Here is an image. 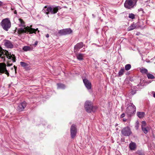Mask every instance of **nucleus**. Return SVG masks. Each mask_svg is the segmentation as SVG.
Returning <instances> with one entry per match:
<instances>
[{"mask_svg": "<svg viewBox=\"0 0 155 155\" xmlns=\"http://www.w3.org/2000/svg\"><path fill=\"white\" fill-rule=\"evenodd\" d=\"M46 37L47 38H48V37H49V35L48 34H47L46 35Z\"/></svg>", "mask_w": 155, "mask_h": 155, "instance_id": "37", "label": "nucleus"}, {"mask_svg": "<svg viewBox=\"0 0 155 155\" xmlns=\"http://www.w3.org/2000/svg\"><path fill=\"white\" fill-rule=\"evenodd\" d=\"M136 111V107L133 104H131V105H130L127 107L126 111V113L128 116L131 117L135 113Z\"/></svg>", "mask_w": 155, "mask_h": 155, "instance_id": "3", "label": "nucleus"}, {"mask_svg": "<svg viewBox=\"0 0 155 155\" xmlns=\"http://www.w3.org/2000/svg\"><path fill=\"white\" fill-rule=\"evenodd\" d=\"M1 24L4 30L6 31L8 30L10 28V20L9 18H5L3 19Z\"/></svg>", "mask_w": 155, "mask_h": 155, "instance_id": "5", "label": "nucleus"}, {"mask_svg": "<svg viewBox=\"0 0 155 155\" xmlns=\"http://www.w3.org/2000/svg\"><path fill=\"white\" fill-rule=\"evenodd\" d=\"M2 2L0 1V6H2Z\"/></svg>", "mask_w": 155, "mask_h": 155, "instance_id": "39", "label": "nucleus"}, {"mask_svg": "<svg viewBox=\"0 0 155 155\" xmlns=\"http://www.w3.org/2000/svg\"><path fill=\"white\" fill-rule=\"evenodd\" d=\"M137 0H126L124 3V7L128 9L133 8L136 6Z\"/></svg>", "mask_w": 155, "mask_h": 155, "instance_id": "4", "label": "nucleus"}, {"mask_svg": "<svg viewBox=\"0 0 155 155\" xmlns=\"http://www.w3.org/2000/svg\"><path fill=\"white\" fill-rule=\"evenodd\" d=\"M72 32L71 28H66L59 30L58 31V33L60 35H66L71 34Z\"/></svg>", "mask_w": 155, "mask_h": 155, "instance_id": "10", "label": "nucleus"}, {"mask_svg": "<svg viewBox=\"0 0 155 155\" xmlns=\"http://www.w3.org/2000/svg\"><path fill=\"white\" fill-rule=\"evenodd\" d=\"M84 46L83 43L82 42H80L76 44L74 47V52H77L80 49L82 48Z\"/></svg>", "mask_w": 155, "mask_h": 155, "instance_id": "15", "label": "nucleus"}, {"mask_svg": "<svg viewBox=\"0 0 155 155\" xmlns=\"http://www.w3.org/2000/svg\"><path fill=\"white\" fill-rule=\"evenodd\" d=\"M136 27L135 24H132L127 29L128 31H130L134 29Z\"/></svg>", "mask_w": 155, "mask_h": 155, "instance_id": "20", "label": "nucleus"}, {"mask_svg": "<svg viewBox=\"0 0 155 155\" xmlns=\"http://www.w3.org/2000/svg\"><path fill=\"white\" fill-rule=\"evenodd\" d=\"M4 45L5 46L8 48H10V41L8 40H4Z\"/></svg>", "mask_w": 155, "mask_h": 155, "instance_id": "22", "label": "nucleus"}, {"mask_svg": "<svg viewBox=\"0 0 155 155\" xmlns=\"http://www.w3.org/2000/svg\"><path fill=\"white\" fill-rule=\"evenodd\" d=\"M153 94V97L155 98V92H154Z\"/></svg>", "mask_w": 155, "mask_h": 155, "instance_id": "41", "label": "nucleus"}, {"mask_svg": "<svg viewBox=\"0 0 155 155\" xmlns=\"http://www.w3.org/2000/svg\"><path fill=\"white\" fill-rule=\"evenodd\" d=\"M0 73H5L8 76H9V73L6 68V65L5 63H0Z\"/></svg>", "mask_w": 155, "mask_h": 155, "instance_id": "8", "label": "nucleus"}, {"mask_svg": "<svg viewBox=\"0 0 155 155\" xmlns=\"http://www.w3.org/2000/svg\"><path fill=\"white\" fill-rule=\"evenodd\" d=\"M128 17L131 19H134L135 18V15L133 13H130Z\"/></svg>", "mask_w": 155, "mask_h": 155, "instance_id": "29", "label": "nucleus"}, {"mask_svg": "<svg viewBox=\"0 0 155 155\" xmlns=\"http://www.w3.org/2000/svg\"><path fill=\"white\" fill-rule=\"evenodd\" d=\"M125 114L124 113H123L120 116V118H122L125 117Z\"/></svg>", "mask_w": 155, "mask_h": 155, "instance_id": "33", "label": "nucleus"}, {"mask_svg": "<svg viewBox=\"0 0 155 155\" xmlns=\"http://www.w3.org/2000/svg\"><path fill=\"white\" fill-rule=\"evenodd\" d=\"M140 72L143 74H147L148 73V70L147 69L142 67L140 68Z\"/></svg>", "mask_w": 155, "mask_h": 155, "instance_id": "18", "label": "nucleus"}, {"mask_svg": "<svg viewBox=\"0 0 155 155\" xmlns=\"http://www.w3.org/2000/svg\"><path fill=\"white\" fill-rule=\"evenodd\" d=\"M10 60H12L13 62H15L16 61V58L15 57V56L13 54H11V53H10Z\"/></svg>", "mask_w": 155, "mask_h": 155, "instance_id": "27", "label": "nucleus"}, {"mask_svg": "<svg viewBox=\"0 0 155 155\" xmlns=\"http://www.w3.org/2000/svg\"><path fill=\"white\" fill-rule=\"evenodd\" d=\"M137 116L140 118L143 117L145 115V113L143 112H137Z\"/></svg>", "mask_w": 155, "mask_h": 155, "instance_id": "16", "label": "nucleus"}, {"mask_svg": "<svg viewBox=\"0 0 155 155\" xmlns=\"http://www.w3.org/2000/svg\"><path fill=\"white\" fill-rule=\"evenodd\" d=\"M83 54H79L77 55V59L80 60H82L83 59Z\"/></svg>", "mask_w": 155, "mask_h": 155, "instance_id": "24", "label": "nucleus"}, {"mask_svg": "<svg viewBox=\"0 0 155 155\" xmlns=\"http://www.w3.org/2000/svg\"><path fill=\"white\" fill-rule=\"evenodd\" d=\"M129 147L130 150H134L136 148V144L135 143L131 142L129 144Z\"/></svg>", "mask_w": 155, "mask_h": 155, "instance_id": "19", "label": "nucleus"}, {"mask_svg": "<svg viewBox=\"0 0 155 155\" xmlns=\"http://www.w3.org/2000/svg\"><path fill=\"white\" fill-rule=\"evenodd\" d=\"M58 88L64 89L65 87V85L63 84H57Z\"/></svg>", "mask_w": 155, "mask_h": 155, "instance_id": "26", "label": "nucleus"}, {"mask_svg": "<svg viewBox=\"0 0 155 155\" xmlns=\"http://www.w3.org/2000/svg\"><path fill=\"white\" fill-rule=\"evenodd\" d=\"M22 49L24 51H27L32 50V48L30 46H24L22 48Z\"/></svg>", "mask_w": 155, "mask_h": 155, "instance_id": "17", "label": "nucleus"}, {"mask_svg": "<svg viewBox=\"0 0 155 155\" xmlns=\"http://www.w3.org/2000/svg\"><path fill=\"white\" fill-rule=\"evenodd\" d=\"M71 135L72 138H74L76 135L77 133L76 125L74 124H72L70 129Z\"/></svg>", "mask_w": 155, "mask_h": 155, "instance_id": "12", "label": "nucleus"}, {"mask_svg": "<svg viewBox=\"0 0 155 155\" xmlns=\"http://www.w3.org/2000/svg\"><path fill=\"white\" fill-rule=\"evenodd\" d=\"M6 57L8 59H10V54L8 51L6 50H3L0 47V57L5 60V58Z\"/></svg>", "mask_w": 155, "mask_h": 155, "instance_id": "6", "label": "nucleus"}, {"mask_svg": "<svg viewBox=\"0 0 155 155\" xmlns=\"http://www.w3.org/2000/svg\"><path fill=\"white\" fill-rule=\"evenodd\" d=\"M7 66H10V64L8 63V64L7 65Z\"/></svg>", "mask_w": 155, "mask_h": 155, "instance_id": "42", "label": "nucleus"}, {"mask_svg": "<svg viewBox=\"0 0 155 155\" xmlns=\"http://www.w3.org/2000/svg\"><path fill=\"white\" fill-rule=\"evenodd\" d=\"M38 42L36 41L35 42V43L34 44V45L36 46L38 44Z\"/></svg>", "mask_w": 155, "mask_h": 155, "instance_id": "35", "label": "nucleus"}, {"mask_svg": "<svg viewBox=\"0 0 155 155\" xmlns=\"http://www.w3.org/2000/svg\"><path fill=\"white\" fill-rule=\"evenodd\" d=\"M123 120L124 121V122H125L127 121V119H125V118H124L123 119Z\"/></svg>", "mask_w": 155, "mask_h": 155, "instance_id": "38", "label": "nucleus"}, {"mask_svg": "<svg viewBox=\"0 0 155 155\" xmlns=\"http://www.w3.org/2000/svg\"><path fill=\"white\" fill-rule=\"evenodd\" d=\"M151 81H150L149 82H148V84H149L150 83H151Z\"/></svg>", "mask_w": 155, "mask_h": 155, "instance_id": "45", "label": "nucleus"}, {"mask_svg": "<svg viewBox=\"0 0 155 155\" xmlns=\"http://www.w3.org/2000/svg\"><path fill=\"white\" fill-rule=\"evenodd\" d=\"M121 133L124 136H129L131 134V132L129 127H126L122 130Z\"/></svg>", "mask_w": 155, "mask_h": 155, "instance_id": "9", "label": "nucleus"}, {"mask_svg": "<svg viewBox=\"0 0 155 155\" xmlns=\"http://www.w3.org/2000/svg\"><path fill=\"white\" fill-rule=\"evenodd\" d=\"M13 45L11 43H10V48H13Z\"/></svg>", "mask_w": 155, "mask_h": 155, "instance_id": "36", "label": "nucleus"}, {"mask_svg": "<svg viewBox=\"0 0 155 155\" xmlns=\"http://www.w3.org/2000/svg\"><path fill=\"white\" fill-rule=\"evenodd\" d=\"M135 93V92H133V91L131 92V94L133 95Z\"/></svg>", "mask_w": 155, "mask_h": 155, "instance_id": "40", "label": "nucleus"}, {"mask_svg": "<svg viewBox=\"0 0 155 155\" xmlns=\"http://www.w3.org/2000/svg\"><path fill=\"white\" fill-rule=\"evenodd\" d=\"M26 106V103L25 102H22L19 104L17 108V110L19 112H21L24 110Z\"/></svg>", "mask_w": 155, "mask_h": 155, "instance_id": "13", "label": "nucleus"}, {"mask_svg": "<svg viewBox=\"0 0 155 155\" xmlns=\"http://www.w3.org/2000/svg\"><path fill=\"white\" fill-rule=\"evenodd\" d=\"M19 20L20 22L21 23V25L23 26L24 23L23 20L21 19H19Z\"/></svg>", "mask_w": 155, "mask_h": 155, "instance_id": "31", "label": "nucleus"}, {"mask_svg": "<svg viewBox=\"0 0 155 155\" xmlns=\"http://www.w3.org/2000/svg\"><path fill=\"white\" fill-rule=\"evenodd\" d=\"M137 129H138V127H137Z\"/></svg>", "mask_w": 155, "mask_h": 155, "instance_id": "46", "label": "nucleus"}, {"mask_svg": "<svg viewBox=\"0 0 155 155\" xmlns=\"http://www.w3.org/2000/svg\"><path fill=\"white\" fill-rule=\"evenodd\" d=\"M84 107L86 111L90 113L93 111V105L91 101H86Z\"/></svg>", "mask_w": 155, "mask_h": 155, "instance_id": "7", "label": "nucleus"}, {"mask_svg": "<svg viewBox=\"0 0 155 155\" xmlns=\"http://www.w3.org/2000/svg\"><path fill=\"white\" fill-rule=\"evenodd\" d=\"M8 87H10V84H8Z\"/></svg>", "mask_w": 155, "mask_h": 155, "instance_id": "44", "label": "nucleus"}, {"mask_svg": "<svg viewBox=\"0 0 155 155\" xmlns=\"http://www.w3.org/2000/svg\"><path fill=\"white\" fill-rule=\"evenodd\" d=\"M20 64L21 66L25 68H27L28 66V64L24 62H20Z\"/></svg>", "mask_w": 155, "mask_h": 155, "instance_id": "23", "label": "nucleus"}, {"mask_svg": "<svg viewBox=\"0 0 155 155\" xmlns=\"http://www.w3.org/2000/svg\"><path fill=\"white\" fill-rule=\"evenodd\" d=\"M125 70L124 68L121 69L118 72V76L120 77L122 76Z\"/></svg>", "mask_w": 155, "mask_h": 155, "instance_id": "25", "label": "nucleus"}, {"mask_svg": "<svg viewBox=\"0 0 155 155\" xmlns=\"http://www.w3.org/2000/svg\"><path fill=\"white\" fill-rule=\"evenodd\" d=\"M141 129L143 133L146 134L150 129V127L146 125V122L144 121L141 122Z\"/></svg>", "mask_w": 155, "mask_h": 155, "instance_id": "11", "label": "nucleus"}, {"mask_svg": "<svg viewBox=\"0 0 155 155\" xmlns=\"http://www.w3.org/2000/svg\"><path fill=\"white\" fill-rule=\"evenodd\" d=\"M84 83L88 90L90 89L91 87V84L90 81L87 79H83Z\"/></svg>", "mask_w": 155, "mask_h": 155, "instance_id": "14", "label": "nucleus"}, {"mask_svg": "<svg viewBox=\"0 0 155 155\" xmlns=\"http://www.w3.org/2000/svg\"><path fill=\"white\" fill-rule=\"evenodd\" d=\"M61 9L59 6H51L48 7L45 6L44 7L42 11L43 12L48 15V17H49V14H54L56 13L58 10Z\"/></svg>", "mask_w": 155, "mask_h": 155, "instance_id": "1", "label": "nucleus"}, {"mask_svg": "<svg viewBox=\"0 0 155 155\" xmlns=\"http://www.w3.org/2000/svg\"><path fill=\"white\" fill-rule=\"evenodd\" d=\"M131 68V65L129 64H126L125 66V69L127 71L129 70Z\"/></svg>", "mask_w": 155, "mask_h": 155, "instance_id": "28", "label": "nucleus"}, {"mask_svg": "<svg viewBox=\"0 0 155 155\" xmlns=\"http://www.w3.org/2000/svg\"><path fill=\"white\" fill-rule=\"evenodd\" d=\"M16 69L17 67L15 66H14V68H12L11 70L13 73L15 74L16 73Z\"/></svg>", "mask_w": 155, "mask_h": 155, "instance_id": "30", "label": "nucleus"}, {"mask_svg": "<svg viewBox=\"0 0 155 155\" xmlns=\"http://www.w3.org/2000/svg\"><path fill=\"white\" fill-rule=\"evenodd\" d=\"M11 9H12V11L14 13V14H16L17 13L16 11L15 10H14L12 8H11Z\"/></svg>", "mask_w": 155, "mask_h": 155, "instance_id": "34", "label": "nucleus"}, {"mask_svg": "<svg viewBox=\"0 0 155 155\" xmlns=\"http://www.w3.org/2000/svg\"><path fill=\"white\" fill-rule=\"evenodd\" d=\"M137 153L139 155H144L143 153L140 151H138L137 152Z\"/></svg>", "mask_w": 155, "mask_h": 155, "instance_id": "32", "label": "nucleus"}, {"mask_svg": "<svg viewBox=\"0 0 155 155\" xmlns=\"http://www.w3.org/2000/svg\"><path fill=\"white\" fill-rule=\"evenodd\" d=\"M32 26V25H31L29 27L27 26L24 28H19L18 31L19 33L28 32H29L30 34L35 33L37 31H38V32H39V31L38 30V28H36V29L33 28H31Z\"/></svg>", "mask_w": 155, "mask_h": 155, "instance_id": "2", "label": "nucleus"}, {"mask_svg": "<svg viewBox=\"0 0 155 155\" xmlns=\"http://www.w3.org/2000/svg\"><path fill=\"white\" fill-rule=\"evenodd\" d=\"M118 125V124H115V126H117Z\"/></svg>", "mask_w": 155, "mask_h": 155, "instance_id": "43", "label": "nucleus"}, {"mask_svg": "<svg viewBox=\"0 0 155 155\" xmlns=\"http://www.w3.org/2000/svg\"><path fill=\"white\" fill-rule=\"evenodd\" d=\"M147 76L148 78L149 79H154L155 78V76H154L153 75L149 73H148L147 74Z\"/></svg>", "mask_w": 155, "mask_h": 155, "instance_id": "21", "label": "nucleus"}]
</instances>
